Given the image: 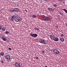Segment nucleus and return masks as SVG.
I'll use <instances>...</instances> for the list:
<instances>
[{"label": "nucleus", "instance_id": "35", "mask_svg": "<svg viewBox=\"0 0 67 67\" xmlns=\"http://www.w3.org/2000/svg\"><path fill=\"white\" fill-rule=\"evenodd\" d=\"M61 1H63V0H60Z\"/></svg>", "mask_w": 67, "mask_h": 67}, {"label": "nucleus", "instance_id": "16", "mask_svg": "<svg viewBox=\"0 0 67 67\" xmlns=\"http://www.w3.org/2000/svg\"><path fill=\"white\" fill-rule=\"evenodd\" d=\"M48 17H45L44 18V20L47 21L48 20Z\"/></svg>", "mask_w": 67, "mask_h": 67}, {"label": "nucleus", "instance_id": "27", "mask_svg": "<svg viewBox=\"0 0 67 67\" xmlns=\"http://www.w3.org/2000/svg\"><path fill=\"white\" fill-rule=\"evenodd\" d=\"M2 30V27L0 26V30Z\"/></svg>", "mask_w": 67, "mask_h": 67}, {"label": "nucleus", "instance_id": "33", "mask_svg": "<svg viewBox=\"0 0 67 67\" xmlns=\"http://www.w3.org/2000/svg\"><path fill=\"white\" fill-rule=\"evenodd\" d=\"M56 27H58V26H56Z\"/></svg>", "mask_w": 67, "mask_h": 67}, {"label": "nucleus", "instance_id": "26", "mask_svg": "<svg viewBox=\"0 0 67 67\" xmlns=\"http://www.w3.org/2000/svg\"><path fill=\"white\" fill-rule=\"evenodd\" d=\"M60 14H61V15H63V13H61V12H60Z\"/></svg>", "mask_w": 67, "mask_h": 67}, {"label": "nucleus", "instance_id": "23", "mask_svg": "<svg viewBox=\"0 0 67 67\" xmlns=\"http://www.w3.org/2000/svg\"><path fill=\"white\" fill-rule=\"evenodd\" d=\"M1 63L2 64H3L4 63V61L3 60H1Z\"/></svg>", "mask_w": 67, "mask_h": 67}, {"label": "nucleus", "instance_id": "21", "mask_svg": "<svg viewBox=\"0 0 67 67\" xmlns=\"http://www.w3.org/2000/svg\"><path fill=\"white\" fill-rule=\"evenodd\" d=\"M34 29H35V30H37V31H38V30H39V29L37 28L36 27Z\"/></svg>", "mask_w": 67, "mask_h": 67}, {"label": "nucleus", "instance_id": "19", "mask_svg": "<svg viewBox=\"0 0 67 67\" xmlns=\"http://www.w3.org/2000/svg\"><path fill=\"white\" fill-rule=\"evenodd\" d=\"M32 17L33 18H36V16L34 15H33L32 16Z\"/></svg>", "mask_w": 67, "mask_h": 67}, {"label": "nucleus", "instance_id": "18", "mask_svg": "<svg viewBox=\"0 0 67 67\" xmlns=\"http://www.w3.org/2000/svg\"><path fill=\"white\" fill-rule=\"evenodd\" d=\"M2 31H5V27L2 28Z\"/></svg>", "mask_w": 67, "mask_h": 67}, {"label": "nucleus", "instance_id": "4", "mask_svg": "<svg viewBox=\"0 0 67 67\" xmlns=\"http://www.w3.org/2000/svg\"><path fill=\"white\" fill-rule=\"evenodd\" d=\"M39 42L40 43H43L44 45L46 44V42H45V41L43 39H40L39 40Z\"/></svg>", "mask_w": 67, "mask_h": 67}, {"label": "nucleus", "instance_id": "3", "mask_svg": "<svg viewBox=\"0 0 67 67\" xmlns=\"http://www.w3.org/2000/svg\"><path fill=\"white\" fill-rule=\"evenodd\" d=\"M22 66V64L19 62H16L15 64V66L16 67H20Z\"/></svg>", "mask_w": 67, "mask_h": 67}, {"label": "nucleus", "instance_id": "37", "mask_svg": "<svg viewBox=\"0 0 67 67\" xmlns=\"http://www.w3.org/2000/svg\"><path fill=\"white\" fill-rule=\"evenodd\" d=\"M13 1H14V0H13Z\"/></svg>", "mask_w": 67, "mask_h": 67}, {"label": "nucleus", "instance_id": "28", "mask_svg": "<svg viewBox=\"0 0 67 67\" xmlns=\"http://www.w3.org/2000/svg\"><path fill=\"white\" fill-rule=\"evenodd\" d=\"M63 36H64V35L63 34H61V36H62V37Z\"/></svg>", "mask_w": 67, "mask_h": 67}, {"label": "nucleus", "instance_id": "34", "mask_svg": "<svg viewBox=\"0 0 67 67\" xmlns=\"http://www.w3.org/2000/svg\"><path fill=\"white\" fill-rule=\"evenodd\" d=\"M59 1H60V2H61V1H60V0Z\"/></svg>", "mask_w": 67, "mask_h": 67}, {"label": "nucleus", "instance_id": "1", "mask_svg": "<svg viewBox=\"0 0 67 67\" xmlns=\"http://www.w3.org/2000/svg\"><path fill=\"white\" fill-rule=\"evenodd\" d=\"M14 19L16 22H19V21H22V19H21L20 18L19 16H15Z\"/></svg>", "mask_w": 67, "mask_h": 67}, {"label": "nucleus", "instance_id": "25", "mask_svg": "<svg viewBox=\"0 0 67 67\" xmlns=\"http://www.w3.org/2000/svg\"><path fill=\"white\" fill-rule=\"evenodd\" d=\"M35 58L36 59H38V57H36Z\"/></svg>", "mask_w": 67, "mask_h": 67}, {"label": "nucleus", "instance_id": "29", "mask_svg": "<svg viewBox=\"0 0 67 67\" xmlns=\"http://www.w3.org/2000/svg\"><path fill=\"white\" fill-rule=\"evenodd\" d=\"M42 17H43V18H45V15H42Z\"/></svg>", "mask_w": 67, "mask_h": 67}, {"label": "nucleus", "instance_id": "2", "mask_svg": "<svg viewBox=\"0 0 67 67\" xmlns=\"http://www.w3.org/2000/svg\"><path fill=\"white\" fill-rule=\"evenodd\" d=\"M53 52L55 55H58L59 54V52L57 49H54L53 50Z\"/></svg>", "mask_w": 67, "mask_h": 67}, {"label": "nucleus", "instance_id": "11", "mask_svg": "<svg viewBox=\"0 0 67 67\" xmlns=\"http://www.w3.org/2000/svg\"><path fill=\"white\" fill-rule=\"evenodd\" d=\"M50 37L51 38V39H52V40H53L54 38L55 37V35H50Z\"/></svg>", "mask_w": 67, "mask_h": 67}, {"label": "nucleus", "instance_id": "14", "mask_svg": "<svg viewBox=\"0 0 67 67\" xmlns=\"http://www.w3.org/2000/svg\"><path fill=\"white\" fill-rule=\"evenodd\" d=\"M48 21H52V19L51 18H49L48 17Z\"/></svg>", "mask_w": 67, "mask_h": 67}, {"label": "nucleus", "instance_id": "30", "mask_svg": "<svg viewBox=\"0 0 67 67\" xmlns=\"http://www.w3.org/2000/svg\"><path fill=\"white\" fill-rule=\"evenodd\" d=\"M42 53H43V54H44V51H42Z\"/></svg>", "mask_w": 67, "mask_h": 67}, {"label": "nucleus", "instance_id": "8", "mask_svg": "<svg viewBox=\"0 0 67 67\" xmlns=\"http://www.w3.org/2000/svg\"><path fill=\"white\" fill-rule=\"evenodd\" d=\"M30 35L34 37H37V35L36 34H32V33H30Z\"/></svg>", "mask_w": 67, "mask_h": 67}, {"label": "nucleus", "instance_id": "6", "mask_svg": "<svg viewBox=\"0 0 67 67\" xmlns=\"http://www.w3.org/2000/svg\"><path fill=\"white\" fill-rule=\"evenodd\" d=\"M19 11V9L18 8H15L14 9H11L10 10L11 12H14L15 11Z\"/></svg>", "mask_w": 67, "mask_h": 67}, {"label": "nucleus", "instance_id": "17", "mask_svg": "<svg viewBox=\"0 0 67 67\" xmlns=\"http://www.w3.org/2000/svg\"><path fill=\"white\" fill-rule=\"evenodd\" d=\"M0 54H1L0 55L1 56H3V55H4V53L2 52V53H1Z\"/></svg>", "mask_w": 67, "mask_h": 67}, {"label": "nucleus", "instance_id": "32", "mask_svg": "<svg viewBox=\"0 0 67 67\" xmlns=\"http://www.w3.org/2000/svg\"><path fill=\"white\" fill-rule=\"evenodd\" d=\"M43 1H47V0H43Z\"/></svg>", "mask_w": 67, "mask_h": 67}, {"label": "nucleus", "instance_id": "15", "mask_svg": "<svg viewBox=\"0 0 67 67\" xmlns=\"http://www.w3.org/2000/svg\"><path fill=\"white\" fill-rule=\"evenodd\" d=\"M62 10H63V11H65V13H66L67 14V10H66L65 9H62Z\"/></svg>", "mask_w": 67, "mask_h": 67}, {"label": "nucleus", "instance_id": "24", "mask_svg": "<svg viewBox=\"0 0 67 67\" xmlns=\"http://www.w3.org/2000/svg\"><path fill=\"white\" fill-rule=\"evenodd\" d=\"M8 49L9 50H12V48H11L10 47H9L8 48Z\"/></svg>", "mask_w": 67, "mask_h": 67}, {"label": "nucleus", "instance_id": "10", "mask_svg": "<svg viewBox=\"0 0 67 67\" xmlns=\"http://www.w3.org/2000/svg\"><path fill=\"white\" fill-rule=\"evenodd\" d=\"M53 40H54L55 42H57L58 41V38L55 37Z\"/></svg>", "mask_w": 67, "mask_h": 67}, {"label": "nucleus", "instance_id": "36", "mask_svg": "<svg viewBox=\"0 0 67 67\" xmlns=\"http://www.w3.org/2000/svg\"><path fill=\"white\" fill-rule=\"evenodd\" d=\"M58 1H59L60 0H57Z\"/></svg>", "mask_w": 67, "mask_h": 67}, {"label": "nucleus", "instance_id": "13", "mask_svg": "<svg viewBox=\"0 0 67 67\" xmlns=\"http://www.w3.org/2000/svg\"><path fill=\"white\" fill-rule=\"evenodd\" d=\"M60 41L61 42H63L65 41V39L63 38H60Z\"/></svg>", "mask_w": 67, "mask_h": 67}, {"label": "nucleus", "instance_id": "12", "mask_svg": "<svg viewBox=\"0 0 67 67\" xmlns=\"http://www.w3.org/2000/svg\"><path fill=\"white\" fill-rule=\"evenodd\" d=\"M48 10L49 11H51V12H53L54 11V9L52 8H48Z\"/></svg>", "mask_w": 67, "mask_h": 67}, {"label": "nucleus", "instance_id": "20", "mask_svg": "<svg viewBox=\"0 0 67 67\" xmlns=\"http://www.w3.org/2000/svg\"><path fill=\"white\" fill-rule=\"evenodd\" d=\"M53 6L54 7H56L57 6V5L56 4H54L53 5Z\"/></svg>", "mask_w": 67, "mask_h": 67}, {"label": "nucleus", "instance_id": "5", "mask_svg": "<svg viewBox=\"0 0 67 67\" xmlns=\"http://www.w3.org/2000/svg\"><path fill=\"white\" fill-rule=\"evenodd\" d=\"M11 56L9 55H6L5 57V58L7 60H9L11 59Z\"/></svg>", "mask_w": 67, "mask_h": 67}, {"label": "nucleus", "instance_id": "31", "mask_svg": "<svg viewBox=\"0 0 67 67\" xmlns=\"http://www.w3.org/2000/svg\"><path fill=\"white\" fill-rule=\"evenodd\" d=\"M62 1L63 2V3H64V2H63L64 1L63 0H62Z\"/></svg>", "mask_w": 67, "mask_h": 67}, {"label": "nucleus", "instance_id": "9", "mask_svg": "<svg viewBox=\"0 0 67 67\" xmlns=\"http://www.w3.org/2000/svg\"><path fill=\"white\" fill-rule=\"evenodd\" d=\"M15 15H13L11 16V20L12 21H13V20L15 19H14V18H15Z\"/></svg>", "mask_w": 67, "mask_h": 67}, {"label": "nucleus", "instance_id": "22", "mask_svg": "<svg viewBox=\"0 0 67 67\" xmlns=\"http://www.w3.org/2000/svg\"><path fill=\"white\" fill-rule=\"evenodd\" d=\"M5 33H6V34H9V31H8L7 30V31H6Z\"/></svg>", "mask_w": 67, "mask_h": 67}, {"label": "nucleus", "instance_id": "7", "mask_svg": "<svg viewBox=\"0 0 67 67\" xmlns=\"http://www.w3.org/2000/svg\"><path fill=\"white\" fill-rule=\"evenodd\" d=\"M1 38L4 41H6L7 40V39H6V37H5L4 35H1Z\"/></svg>", "mask_w": 67, "mask_h": 67}]
</instances>
